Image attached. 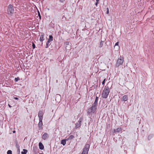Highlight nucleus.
Listing matches in <instances>:
<instances>
[{
	"label": "nucleus",
	"instance_id": "obj_1",
	"mask_svg": "<svg viewBox=\"0 0 154 154\" xmlns=\"http://www.w3.org/2000/svg\"><path fill=\"white\" fill-rule=\"evenodd\" d=\"M110 88L108 86V84L105 86L102 92V97L103 98H106L107 97L110 92Z\"/></svg>",
	"mask_w": 154,
	"mask_h": 154
},
{
	"label": "nucleus",
	"instance_id": "obj_2",
	"mask_svg": "<svg viewBox=\"0 0 154 154\" xmlns=\"http://www.w3.org/2000/svg\"><path fill=\"white\" fill-rule=\"evenodd\" d=\"M97 106L92 104V106L88 109V113L89 114L94 113L97 109Z\"/></svg>",
	"mask_w": 154,
	"mask_h": 154
},
{
	"label": "nucleus",
	"instance_id": "obj_3",
	"mask_svg": "<svg viewBox=\"0 0 154 154\" xmlns=\"http://www.w3.org/2000/svg\"><path fill=\"white\" fill-rule=\"evenodd\" d=\"M124 62L123 57L120 56L119 57L118 59L117 62L116 64V67H118L119 66L122 65Z\"/></svg>",
	"mask_w": 154,
	"mask_h": 154
},
{
	"label": "nucleus",
	"instance_id": "obj_4",
	"mask_svg": "<svg viewBox=\"0 0 154 154\" xmlns=\"http://www.w3.org/2000/svg\"><path fill=\"white\" fill-rule=\"evenodd\" d=\"M90 145L88 144H86L82 152V154H88V151L90 148Z\"/></svg>",
	"mask_w": 154,
	"mask_h": 154
},
{
	"label": "nucleus",
	"instance_id": "obj_5",
	"mask_svg": "<svg viewBox=\"0 0 154 154\" xmlns=\"http://www.w3.org/2000/svg\"><path fill=\"white\" fill-rule=\"evenodd\" d=\"M8 14L9 15H11L13 14L14 12V9L13 6L11 5H9L8 7Z\"/></svg>",
	"mask_w": 154,
	"mask_h": 154
},
{
	"label": "nucleus",
	"instance_id": "obj_6",
	"mask_svg": "<svg viewBox=\"0 0 154 154\" xmlns=\"http://www.w3.org/2000/svg\"><path fill=\"white\" fill-rule=\"evenodd\" d=\"M53 40V37L51 35L49 36V38L48 39L47 42L46 43V45L45 46L46 48H48V47L49 43Z\"/></svg>",
	"mask_w": 154,
	"mask_h": 154
},
{
	"label": "nucleus",
	"instance_id": "obj_7",
	"mask_svg": "<svg viewBox=\"0 0 154 154\" xmlns=\"http://www.w3.org/2000/svg\"><path fill=\"white\" fill-rule=\"evenodd\" d=\"M82 120V119H79L78 121L75 124V128L76 129H77L81 126Z\"/></svg>",
	"mask_w": 154,
	"mask_h": 154
},
{
	"label": "nucleus",
	"instance_id": "obj_8",
	"mask_svg": "<svg viewBox=\"0 0 154 154\" xmlns=\"http://www.w3.org/2000/svg\"><path fill=\"white\" fill-rule=\"evenodd\" d=\"M44 113L42 111L40 110L38 113V117L39 120H43Z\"/></svg>",
	"mask_w": 154,
	"mask_h": 154
},
{
	"label": "nucleus",
	"instance_id": "obj_9",
	"mask_svg": "<svg viewBox=\"0 0 154 154\" xmlns=\"http://www.w3.org/2000/svg\"><path fill=\"white\" fill-rule=\"evenodd\" d=\"M44 34L43 32H41L40 33V37L39 38V40L41 42H42V45L43 44V41H44L45 40L44 38Z\"/></svg>",
	"mask_w": 154,
	"mask_h": 154
},
{
	"label": "nucleus",
	"instance_id": "obj_10",
	"mask_svg": "<svg viewBox=\"0 0 154 154\" xmlns=\"http://www.w3.org/2000/svg\"><path fill=\"white\" fill-rule=\"evenodd\" d=\"M42 121V120H39V122L38 124V127L40 128V129L41 130H42L43 129V123Z\"/></svg>",
	"mask_w": 154,
	"mask_h": 154
},
{
	"label": "nucleus",
	"instance_id": "obj_11",
	"mask_svg": "<svg viewBox=\"0 0 154 154\" xmlns=\"http://www.w3.org/2000/svg\"><path fill=\"white\" fill-rule=\"evenodd\" d=\"M48 135L47 133H44L42 136V138L45 140L47 139L48 137Z\"/></svg>",
	"mask_w": 154,
	"mask_h": 154
},
{
	"label": "nucleus",
	"instance_id": "obj_12",
	"mask_svg": "<svg viewBox=\"0 0 154 154\" xmlns=\"http://www.w3.org/2000/svg\"><path fill=\"white\" fill-rule=\"evenodd\" d=\"M98 97L97 96H96L95 101L94 103L93 104V105H95L96 106H97L98 105Z\"/></svg>",
	"mask_w": 154,
	"mask_h": 154
},
{
	"label": "nucleus",
	"instance_id": "obj_13",
	"mask_svg": "<svg viewBox=\"0 0 154 154\" xmlns=\"http://www.w3.org/2000/svg\"><path fill=\"white\" fill-rule=\"evenodd\" d=\"M128 96L127 95H124L123 97L122 100L124 101H125L127 100H128Z\"/></svg>",
	"mask_w": 154,
	"mask_h": 154
},
{
	"label": "nucleus",
	"instance_id": "obj_14",
	"mask_svg": "<svg viewBox=\"0 0 154 154\" xmlns=\"http://www.w3.org/2000/svg\"><path fill=\"white\" fill-rule=\"evenodd\" d=\"M122 128L121 127L118 128L114 130V132H119L121 131H122Z\"/></svg>",
	"mask_w": 154,
	"mask_h": 154
},
{
	"label": "nucleus",
	"instance_id": "obj_15",
	"mask_svg": "<svg viewBox=\"0 0 154 154\" xmlns=\"http://www.w3.org/2000/svg\"><path fill=\"white\" fill-rule=\"evenodd\" d=\"M39 148L41 149L42 150L44 148V146L42 143L41 142H39L38 144Z\"/></svg>",
	"mask_w": 154,
	"mask_h": 154
},
{
	"label": "nucleus",
	"instance_id": "obj_16",
	"mask_svg": "<svg viewBox=\"0 0 154 154\" xmlns=\"http://www.w3.org/2000/svg\"><path fill=\"white\" fill-rule=\"evenodd\" d=\"M66 141H67V139L62 140H61L60 143L64 146L66 144Z\"/></svg>",
	"mask_w": 154,
	"mask_h": 154
},
{
	"label": "nucleus",
	"instance_id": "obj_17",
	"mask_svg": "<svg viewBox=\"0 0 154 154\" xmlns=\"http://www.w3.org/2000/svg\"><path fill=\"white\" fill-rule=\"evenodd\" d=\"M104 42V41H103L102 40L101 41L99 45V48H101L103 46Z\"/></svg>",
	"mask_w": 154,
	"mask_h": 154
},
{
	"label": "nucleus",
	"instance_id": "obj_18",
	"mask_svg": "<svg viewBox=\"0 0 154 154\" xmlns=\"http://www.w3.org/2000/svg\"><path fill=\"white\" fill-rule=\"evenodd\" d=\"M23 151L21 152V154H26L27 152V150L26 149H23Z\"/></svg>",
	"mask_w": 154,
	"mask_h": 154
},
{
	"label": "nucleus",
	"instance_id": "obj_19",
	"mask_svg": "<svg viewBox=\"0 0 154 154\" xmlns=\"http://www.w3.org/2000/svg\"><path fill=\"white\" fill-rule=\"evenodd\" d=\"M74 137V136L73 135H71L69 136V137L67 138V140H71L73 139Z\"/></svg>",
	"mask_w": 154,
	"mask_h": 154
},
{
	"label": "nucleus",
	"instance_id": "obj_20",
	"mask_svg": "<svg viewBox=\"0 0 154 154\" xmlns=\"http://www.w3.org/2000/svg\"><path fill=\"white\" fill-rule=\"evenodd\" d=\"M20 80L19 77H17V78H15L14 79V81L15 82H17L19 80Z\"/></svg>",
	"mask_w": 154,
	"mask_h": 154
},
{
	"label": "nucleus",
	"instance_id": "obj_21",
	"mask_svg": "<svg viewBox=\"0 0 154 154\" xmlns=\"http://www.w3.org/2000/svg\"><path fill=\"white\" fill-rule=\"evenodd\" d=\"M7 154H12V151L11 150H8L7 152Z\"/></svg>",
	"mask_w": 154,
	"mask_h": 154
},
{
	"label": "nucleus",
	"instance_id": "obj_22",
	"mask_svg": "<svg viewBox=\"0 0 154 154\" xmlns=\"http://www.w3.org/2000/svg\"><path fill=\"white\" fill-rule=\"evenodd\" d=\"M69 42H65L64 43V44L65 45H66V46H67V45H69Z\"/></svg>",
	"mask_w": 154,
	"mask_h": 154
},
{
	"label": "nucleus",
	"instance_id": "obj_23",
	"mask_svg": "<svg viewBox=\"0 0 154 154\" xmlns=\"http://www.w3.org/2000/svg\"><path fill=\"white\" fill-rule=\"evenodd\" d=\"M38 16L39 17L40 19H41V16L40 15V13L38 11Z\"/></svg>",
	"mask_w": 154,
	"mask_h": 154
},
{
	"label": "nucleus",
	"instance_id": "obj_24",
	"mask_svg": "<svg viewBox=\"0 0 154 154\" xmlns=\"http://www.w3.org/2000/svg\"><path fill=\"white\" fill-rule=\"evenodd\" d=\"M105 81H106V79L105 78L104 79L103 81L102 82V85H104V84L105 83Z\"/></svg>",
	"mask_w": 154,
	"mask_h": 154
},
{
	"label": "nucleus",
	"instance_id": "obj_25",
	"mask_svg": "<svg viewBox=\"0 0 154 154\" xmlns=\"http://www.w3.org/2000/svg\"><path fill=\"white\" fill-rule=\"evenodd\" d=\"M32 47L33 49H34L35 48V45L34 43H32Z\"/></svg>",
	"mask_w": 154,
	"mask_h": 154
},
{
	"label": "nucleus",
	"instance_id": "obj_26",
	"mask_svg": "<svg viewBox=\"0 0 154 154\" xmlns=\"http://www.w3.org/2000/svg\"><path fill=\"white\" fill-rule=\"evenodd\" d=\"M119 43V42H117L115 44V46L117 45H118Z\"/></svg>",
	"mask_w": 154,
	"mask_h": 154
},
{
	"label": "nucleus",
	"instance_id": "obj_27",
	"mask_svg": "<svg viewBox=\"0 0 154 154\" xmlns=\"http://www.w3.org/2000/svg\"><path fill=\"white\" fill-rule=\"evenodd\" d=\"M65 0H59L60 2L63 3L64 2Z\"/></svg>",
	"mask_w": 154,
	"mask_h": 154
},
{
	"label": "nucleus",
	"instance_id": "obj_28",
	"mask_svg": "<svg viewBox=\"0 0 154 154\" xmlns=\"http://www.w3.org/2000/svg\"><path fill=\"white\" fill-rule=\"evenodd\" d=\"M106 14H109V9L108 8H107V11L106 12Z\"/></svg>",
	"mask_w": 154,
	"mask_h": 154
},
{
	"label": "nucleus",
	"instance_id": "obj_29",
	"mask_svg": "<svg viewBox=\"0 0 154 154\" xmlns=\"http://www.w3.org/2000/svg\"><path fill=\"white\" fill-rule=\"evenodd\" d=\"M152 137V135H149V137H148V139H149V138H151Z\"/></svg>",
	"mask_w": 154,
	"mask_h": 154
},
{
	"label": "nucleus",
	"instance_id": "obj_30",
	"mask_svg": "<svg viewBox=\"0 0 154 154\" xmlns=\"http://www.w3.org/2000/svg\"><path fill=\"white\" fill-rule=\"evenodd\" d=\"M14 99L16 100H18L19 99L17 97H14Z\"/></svg>",
	"mask_w": 154,
	"mask_h": 154
},
{
	"label": "nucleus",
	"instance_id": "obj_31",
	"mask_svg": "<svg viewBox=\"0 0 154 154\" xmlns=\"http://www.w3.org/2000/svg\"><path fill=\"white\" fill-rule=\"evenodd\" d=\"M98 2H96V3H95L96 5L97 6V5H98Z\"/></svg>",
	"mask_w": 154,
	"mask_h": 154
},
{
	"label": "nucleus",
	"instance_id": "obj_32",
	"mask_svg": "<svg viewBox=\"0 0 154 154\" xmlns=\"http://www.w3.org/2000/svg\"><path fill=\"white\" fill-rule=\"evenodd\" d=\"M8 106H9V107L11 108L12 107V106H11L9 104H8Z\"/></svg>",
	"mask_w": 154,
	"mask_h": 154
},
{
	"label": "nucleus",
	"instance_id": "obj_33",
	"mask_svg": "<svg viewBox=\"0 0 154 154\" xmlns=\"http://www.w3.org/2000/svg\"><path fill=\"white\" fill-rule=\"evenodd\" d=\"M99 0H96V2H99Z\"/></svg>",
	"mask_w": 154,
	"mask_h": 154
},
{
	"label": "nucleus",
	"instance_id": "obj_34",
	"mask_svg": "<svg viewBox=\"0 0 154 154\" xmlns=\"http://www.w3.org/2000/svg\"><path fill=\"white\" fill-rule=\"evenodd\" d=\"M36 148L35 147H33V149L34 150H35V149Z\"/></svg>",
	"mask_w": 154,
	"mask_h": 154
},
{
	"label": "nucleus",
	"instance_id": "obj_35",
	"mask_svg": "<svg viewBox=\"0 0 154 154\" xmlns=\"http://www.w3.org/2000/svg\"><path fill=\"white\" fill-rule=\"evenodd\" d=\"M15 131H13V133H15Z\"/></svg>",
	"mask_w": 154,
	"mask_h": 154
},
{
	"label": "nucleus",
	"instance_id": "obj_36",
	"mask_svg": "<svg viewBox=\"0 0 154 154\" xmlns=\"http://www.w3.org/2000/svg\"><path fill=\"white\" fill-rule=\"evenodd\" d=\"M39 154H44L43 153H40Z\"/></svg>",
	"mask_w": 154,
	"mask_h": 154
},
{
	"label": "nucleus",
	"instance_id": "obj_37",
	"mask_svg": "<svg viewBox=\"0 0 154 154\" xmlns=\"http://www.w3.org/2000/svg\"><path fill=\"white\" fill-rule=\"evenodd\" d=\"M1 48H0V52L1 51Z\"/></svg>",
	"mask_w": 154,
	"mask_h": 154
}]
</instances>
